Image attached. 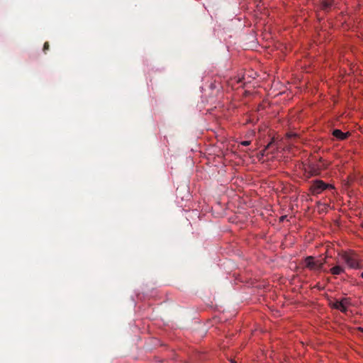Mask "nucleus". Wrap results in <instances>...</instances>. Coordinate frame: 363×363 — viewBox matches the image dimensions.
<instances>
[{
  "instance_id": "7ed1b4c3",
  "label": "nucleus",
  "mask_w": 363,
  "mask_h": 363,
  "mask_svg": "<svg viewBox=\"0 0 363 363\" xmlns=\"http://www.w3.org/2000/svg\"><path fill=\"white\" fill-rule=\"evenodd\" d=\"M328 188L333 187L330 184H325L322 180H315L311 186V191L313 194H318Z\"/></svg>"
},
{
  "instance_id": "f8f14e48",
  "label": "nucleus",
  "mask_w": 363,
  "mask_h": 363,
  "mask_svg": "<svg viewBox=\"0 0 363 363\" xmlns=\"http://www.w3.org/2000/svg\"><path fill=\"white\" fill-rule=\"evenodd\" d=\"M273 143H274V140L272 139V140H271V142H270V143H269V144L267 145V147H266V148H265V149H268V148H269V147L273 145Z\"/></svg>"
},
{
  "instance_id": "ddd939ff",
  "label": "nucleus",
  "mask_w": 363,
  "mask_h": 363,
  "mask_svg": "<svg viewBox=\"0 0 363 363\" xmlns=\"http://www.w3.org/2000/svg\"><path fill=\"white\" fill-rule=\"evenodd\" d=\"M286 216H281V218H280V220H281V221H283V220L286 218Z\"/></svg>"
},
{
  "instance_id": "2eb2a0df",
  "label": "nucleus",
  "mask_w": 363,
  "mask_h": 363,
  "mask_svg": "<svg viewBox=\"0 0 363 363\" xmlns=\"http://www.w3.org/2000/svg\"><path fill=\"white\" fill-rule=\"evenodd\" d=\"M361 277L363 278V272L361 274Z\"/></svg>"
},
{
  "instance_id": "423d86ee",
  "label": "nucleus",
  "mask_w": 363,
  "mask_h": 363,
  "mask_svg": "<svg viewBox=\"0 0 363 363\" xmlns=\"http://www.w3.org/2000/svg\"><path fill=\"white\" fill-rule=\"evenodd\" d=\"M333 307L335 309L340 310L342 313H345L347 310V307H345L338 300L333 303Z\"/></svg>"
},
{
  "instance_id": "0eeeda50",
  "label": "nucleus",
  "mask_w": 363,
  "mask_h": 363,
  "mask_svg": "<svg viewBox=\"0 0 363 363\" xmlns=\"http://www.w3.org/2000/svg\"><path fill=\"white\" fill-rule=\"evenodd\" d=\"M330 273L333 275H339L344 272V269L340 266H335L330 269Z\"/></svg>"
},
{
  "instance_id": "1a4fd4ad",
  "label": "nucleus",
  "mask_w": 363,
  "mask_h": 363,
  "mask_svg": "<svg viewBox=\"0 0 363 363\" xmlns=\"http://www.w3.org/2000/svg\"><path fill=\"white\" fill-rule=\"evenodd\" d=\"M50 48V45L48 42H45L43 45V52L45 53L47 50Z\"/></svg>"
},
{
  "instance_id": "f257e3e1",
  "label": "nucleus",
  "mask_w": 363,
  "mask_h": 363,
  "mask_svg": "<svg viewBox=\"0 0 363 363\" xmlns=\"http://www.w3.org/2000/svg\"><path fill=\"white\" fill-rule=\"evenodd\" d=\"M342 260L352 269H360L363 267L359 255L353 252H343L341 255Z\"/></svg>"
},
{
  "instance_id": "9d476101",
  "label": "nucleus",
  "mask_w": 363,
  "mask_h": 363,
  "mask_svg": "<svg viewBox=\"0 0 363 363\" xmlns=\"http://www.w3.org/2000/svg\"><path fill=\"white\" fill-rule=\"evenodd\" d=\"M311 174L312 176H315V175H318L319 174V170L318 169H315V168H313L311 171Z\"/></svg>"
},
{
  "instance_id": "f03ea898",
  "label": "nucleus",
  "mask_w": 363,
  "mask_h": 363,
  "mask_svg": "<svg viewBox=\"0 0 363 363\" xmlns=\"http://www.w3.org/2000/svg\"><path fill=\"white\" fill-rule=\"evenodd\" d=\"M305 267L311 271H321L325 262V259H315L313 256H308L304 259Z\"/></svg>"
},
{
  "instance_id": "6e6552de",
  "label": "nucleus",
  "mask_w": 363,
  "mask_h": 363,
  "mask_svg": "<svg viewBox=\"0 0 363 363\" xmlns=\"http://www.w3.org/2000/svg\"><path fill=\"white\" fill-rule=\"evenodd\" d=\"M340 301L341 302V303H342V305L345 307H347V306L350 304V301L347 298H344L341 299Z\"/></svg>"
},
{
  "instance_id": "39448f33",
  "label": "nucleus",
  "mask_w": 363,
  "mask_h": 363,
  "mask_svg": "<svg viewBox=\"0 0 363 363\" xmlns=\"http://www.w3.org/2000/svg\"><path fill=\"white\" fill-rule=\"evenodd\" d=\"M333 0H321L320 7L325 11H328L333 6Z\"/></svg>"
},
{
  "instance_id": "4468645a",
  "label": "nucleus",
  "mask_w": 363,
  "mask_h": 363,
  "mask_svg": "<svg viewBox=\"0 0 363 363\" xmlns=\"http://www.w3.org/2000/svg\"><path fill=\"white\" fill-rule=\"evenodd\" d=\"M231 363H236V362L233 360H231Z\"/></svg>"
},
{
  "instance_id": "9b49d317",
  "label": "nucleus",
  "mask_w": 363,
  "mask_h": 363,
  "mask_svg": "<svg viewBox=\"0 0 363 363\" xmlns=\"http://www.w3.org/2000/svg\"><path fill=\"white\" fill-rule=\"evenodd\" d=\"M241 145L243 146H248L250 145V141H249V140L242 141V142H241Z\"/></svg>"
},
{
  "instance_id": "20e7f679",
  "label": "nucleus",
  "mask_w": 363,
  "mask_h": 363,
  "mask_svg": "<svg viewBox=\"0 0 363 363\" xmlns=\"http://www.w3.org/2000/svg\"><path fill=\"white\" fill-rule=\"evenodd\" d=\"M333 135L340 140H344L348 138L350 133H343L339 129H335L333 131Z\"/></svg>"
}]
</instances>
